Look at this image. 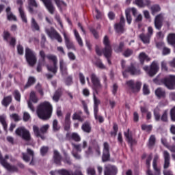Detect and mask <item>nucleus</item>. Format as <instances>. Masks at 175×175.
Returning a JSON list of instances; mask_svg holds the SVG:
<instances>
[{"label": "nucleus", "mask_w": 175, "mask_h": 175, "mask_svg": "<svg viewBox=\"0 0 175 175\" xmlns=\"http://www.w3.org/2000/svg\"><path fill=\"white\" fill-rule=\"evenodd\" d=\"M163 157L164 158L163 169H169L170 167V154L167 150L163 152Z\"/></svg>", "instance_id": "nucleus-15"}, {"label": "nucleus", "mask_w": 175, "mask_h": 175, "mask_svg": "<svg viewBox=\"0 0 175 175\" xmlns=\"http://www.w3.org/2000/svg\"><path fill=\"white\" fill-rule=\"evenodd\" d=\"M35 81H36L35 77H30L28 79L27 83L25 85V88H28L31 87V85L35 84Z\"/></svg>", "instance_id": "nucleus-38"}, {"label": "nucleus", "mask_w": 175, "mask_h": 175, "mask_svg": "<svg viewBox=\"0 0 175 175\" xmlns=\"http://www.w3.org/2000/svg\"><path fill=\"white\" fill-rule=\"evenodd\" d=\"M155 95L157 96V98H165L166 96V92L161 88H158L155 90Z\"/></svg>", "instance_id": "nucleus-27"}, {"label": "nucleus", "mask_w": 175, "mask_h": 175, "mask_svg": "<svg viewBox=\"0 0 175 175\" xmlns=\"http://www.w3.org/2000/svg\"><path fill=\"white\" fill-rule=\"evenodd\" d=\"M100 104V100L94 96V114L96 116V113L99 111V108L98 107Z\"/></svg>", "instance_id": "nucleus-24"}, {"label": "nucleus", "mask_w": 175, "mask_h": 175, "mask_svg": "<svg viewBox=\"0 0 175 175\" xmlns=\"http://www.w3.org/2000/svg\"><path fill=\"white\" fill-rule=\"evenodd\" d=\"M144 70H145L149 76L152 77V76H155L159 70V66H158V63H157V62H153L150 65V69H148V66H145L144 67Z\"/></svg>", "instance_id": "nucleus-9"}, {"label": "nucleus", "mask_w": 175, "mask_h": 175, "mask_svg": "<svg viewBox=\"0 0 175 175\" xmlns=\"http://www.w3.org/2000/svg\"><path fill=\"white\" fill-rule=\"evenodd\" d=\"M10 118L14 121H20V116L17 113H12L10 115Z\"/></svg>", "instance_id": "nucleus-58"}, {"label": "nucleus", "mask_w": 175, "mask_h": 175, "mask_svg": "<svg viewBox=\"0 0 175 175\" xmlns=\"http://www.w3.org/2000/svg\"><path fill=\"white\" fill-rule=\"evenodd\" d=\"M46 58L49 61L53 62V66L46 65L47 70L52 73H57V70H58V67L57 66V64H58V58L57 57V55L49 54L46 55Z\"/></svg>", "instance_id": "nucleus-5"}, {"label": "nucleus", "mask_w": 175, "mask_h": 175, "mask_svg": "<svg viewBox=\"0 0 175 175\" xmlns=\"http://www.w3.org/2000/svg\"><path fill=\"white\" fill-rule=\"evenodd\" d=\"M49 128H50V125L49 124H44L42 126L40 127V129H39V127L38 126L34 125L33 126V131L35 136L36 137H40L42 140H44L46 139V137L44 135H42V134L47 133V131H49Z\"/></svg>", "instance_id": "nucleus-3"}, {"label": "nucleus", "mask_w": 175, "mask_h": 175, "mask_svg": "<svg viewBox=\"0 0 175 175\" xmlns=\"http://www.w3.org/2000/svg\"><path fill=\"white\" fill-rule=\"evenodd\" d=\"M45 32L52 40L56 39L59 43H62V38L59 33L55 31V28L51 27L50 29H45Z\"/></svg>", "instance_id": "nucleus-8"}, {"label": "nucleus", "mask_w": 175, "mask_h": 175, "mask_svg": "<svg viewBox=\"0 0 175 175\" xmlns=\"http://www.w3.org/2000/svg\"><path fill=\"white\" fill-rule=\"evenodd\" d=\"M142 128L143 131H146V132H150V131L152 129V125L143 124L142 126Z\"/></svg>", "instance_id": "nucleus-50"}, {"label": "nucleus", "mask_w": 175, "mask_h": 175, "mask_svg": "<svg viewBox=\"0 0 175 175\" xmlns=\"http://www.w3.org/2000/svg\"><path fill=\"white\" fill-rule=\"evenodd\" d=\"M48 152H49V147L47 146H42L40 148V154L42 156H44V154H47Z\"/></svg>", "instance_id": "nucleus-51"}, {"label": "nucleus", "mask_w": 175, "mask_h": 175, "mask_svg": "<svg viewBox=\"0 0 175 175\" xmlns=\"http://www.w3.org/2000/svg\"><path fill=\"white\" fill-rule=\"evenodd\" d=\"M132 54H133V51H132L131 49H126L124 52L123 55H124L125 57H131V55H132Z\"/></svg>", "instance_id": "nucleus-57"}, {"label": "nucleus", "mask_w": 175, "mask_h": 175, "mask_svg": "<svg viewBox=\"0 0 175 175\" xmlns=\"http://www.w3.org/2000/svg\"><path fill=\"white\" fill-rule=\"evenodd\" d=\"M72 146L73 147V150H72V155L75 157L76 159H80L81 157L79 154L75 153V151H78V152H81V145L80 144H75L72 143Z\"/></svg>", "instance_id": "nucleus-21"}, {"label": "nucleus", "mask_w": 175, "mask_h": 175, "mask_svg": "<svg viewBox=\"0 0 175 175\" xmlns=\"http://www.w3.org/2000/svg\"><path fill=\"white\" fill-rule=\"evenodd\" d=\"M160 120H161V121H163V122H167V121H168L167 111H165L163 112L161 117L160 118Z\"/></svg>", "instance_id": "nucleus-45"}, {"label": "nucleus", "mask_w": 175, "mask_h": 175, "mask_svg": "<svg viewBox=\"0 0 175 175\" xmlns=\"http://www.w3.org/2000/svg\"><path fill=\"white\" fill-rule=\"evenodd\" d=\"M161 69L162 70H164V72H167V64H166V62L163 61L161 62Z\"/></svg>", "instance_id": "nucleus-61"}, {"label": "nucleus", "mask_w": 175, "mask_h": 175, "mask_svg": "<svg viewBox=\"0 0 175 175\" xmlns=\"http://www.w3.org/2000/svg\"><path fill=\"white\" fill-rule=\"evenodd\" d=\"M60 96H61V92H56L53 97V100H55V102H58V100H59Z\"/></svg>", "instance_id": "nucleus-53"}, {"label": "nucleus", "mask_w": 175, "mask_h": 175, "mask_svg": "<svg viewBox=\"0 0 175 175\" xmlns=\"http://www.w3.org/2000/svg\"><path fill=\"white\" fill-rule=\"evenodd\" d=\"M27 154H29L30 157L23 153V159L25 161V162H29L31 158V161L30 163V165H32V162H33V155H34L33 150L29 148H27Z\"/></svg>", "instance_id": "nucleus-17"}, {"label": "nucleus", "mask_w": 175, "mask_h": 175, "mask_svg": "<svg viewBox=\"0 0 175 175\" xmlns=\"http://www.w3.org/2000/svg\"><path fill=\"white\" fill-rule=\"evenodd\" d=\"M167 42L170 44H175V34L170 33L167 37Z\"/></svg>", "instance_id": "nucleus-41"}, {"label": "nucleus", "mask_w": 175, "mask_h": 175, "mask_svg": "<svg viewBox=\"0 0 175 175\" xmlns=\"http://www.w3.org/2000/svg\"><path fill=\"white\" fill-rule=\"evenodd\" d=\"M25 57L30 66H33L35 64H36V61H38L36 59V53L29 48L25 49Z\"/></svg>", "instance_id": "nucleus-6"}, {"label": "nucleus", "mask_w": 175, "mask_h": 175, "mask_svg": "<svg viewBox=\"0 0 175 175\" xmlns=\"http://www.w3.org/2000/svg\"><path fill=\"white\" fill-rule=\"evenodd\" d=\"M54 161L57 163V165H59L61 163V160L62 158L61 157V155H59V152L57 150H54V154H53Z\"/></svg>", "instance_id": "nucleus-33"}, {"label": "nucleus", "mask_w": 175, "mask_h": 175, "mask_svg": "<svg viewBox=\"0 0 175 175\" xmlns=\"http://www.w3.org/2000/svg\"><path fill=\"white\" fill-rule=\"evenodd\" d=\"M143 93L144 95H148V94H150V89H148V85H147L146 84L144 85Z\"/></svg>", "instance_id": "nucleus-55"}, {"label": "nucleus", "mask_w": 175, "mask_h": 175, "mask_svg": "<svg viewBox=\"0 0 175 175\" xmlns=\"http://www.w3.org/2000/svg\"><path fill=\"white\" fill-rule=\"evenodd\" d=\"M59 65H60V70L62 72V75L65 76L66 75H68V71L66 68V64L64 62V60L60 59L59 61Z\"/></svg>", "instance_id": "nucleus-28"}, {"label": "nucleus", "mask_w": 175, "mask_h": 175, "mask_svg": "<svg viewBox=\"0 0 175 175\" xmlns=\"http://www.w3.org/2000/svg\"><path fill=\"white\" fill-rule=\"evenodd\" d=\"M126 18L128 24H131V23H132V16H131L130 9L126 10Z\"/></svg>", "instance_id": "nucleus-44"}, {"label": "nucleus", "mask_w": 175, "mask_h": 175, "mask_svg": "<svg viewBox=\"0 0 175 175\" xmlns=\"http://www.w3.org/2000/svg\"><path fill=\"white\" fill-rule=\"evenodd\" d=\"M155 144V136L151 135L149 138V146L151 147Z\"/></svg>", "instance_id": "nucleus-56"}, {"label": "nucleus", "mask_w": 175, "mask_h": 175, "mask_svg": "<svg viewBox=\"0 0 175 175\" xmlns=\"http://www.w3.org/2000/svg\"><path fill=\"white\" fill-rule=\"evenodd\" d=\"M124 136L131 146H134L136 144V140L133 139L132 135L129 134V129L127 130V132H124Z\"/></svg>", "instance_id": "nucleus-26"}, {"label": "nucleus", "mask_w": 175, "mask_h": 175, "mask_svg": "<svg viewBox=\"0 0 175 175\" xmlns=\"http://www.w3.org/2000/svg\"><path fill=\"white\" fill-rule=\"evenodd\" d=\"M161 10V7L158 5H154L151 7V12L152 14L155 15L156 13H158V12H160Z\"/></svg>", "instance_id": "nucleus-43"}, {"label": "nucleus", "mask_w": 175, "mask_h": 175, "mask_svg": "<svg viewBox=\"0 0 175 175\" xmlns=\"http://www.w3.org/2000/svg\"><path fill=\"white\" fill-rule=\"evenodd\" d=\"M38 100H39V99L36 97V94L34 92H31L30 93L29 100L28 101V107L31 111H35V108L32 106L31 101L33 103H38Z\"/></svg>", "instance_id": "nucleus-14"}, {"label": "nucleus", "mask_w": 175, "mask_h": 175, "mask_svg": "<svg viewBox=\"0 0 175 175\" xmlns=\"http://www.w3.org/2000/svg\"><path fill=\"white\" fill-rule=\"evenodd\" d=\"M16 135L17 136H19L23 140H26V142H29V140H31V133H29V131L25 129V127H19L18 128L16 131Z\"/></svg>", "instance_id": "nucleus-7"}, {"label": "nucleus", "mask_w": 175, "mask_h": 175, "mask_svg": "<svg viewBox=\"0 0 175 175\" xmlns=\"http://www.w3.org/2000/svg\"><path fill=\"white\" fill-rule=\"evenodd\" d=\"M12 38L10 36V34L8 31H4L3 33V39L4 40H6L7 42H9V40Z\"/></svg>", "instance_id": "nucleus-60"}, {"label": "nucleus", "mask_w": 175, "mask_h": 175, "mask_svg": "<svg viewBox=\"0 0 175 175\" xmlns=\"http://www.w3.org/2000/svg\"><path fill=\"white\" fill-rule=\"evenodd\" d=\"M23 0H17L16 1V6L18 9V12L20 14V16L21 17L22 21L23 23H27V16H25V13L24 12V10L23 9Z\"/></svg>", "instance_id": "nucleus-12"}, {"label": "nucleus", "mask_w": 175, "mask_h": 175, "mask_svg": "<svg viewBox=\"0 0 175 175\" xmlns=\"http://www.w3.org/2000/svg\"><path fill=\"white\" fill-rule=\"evenodd\" d=\"M92 88L94 91H99V90H102V83H100V80L95 74H92L90 76Z\"/></svg>", "instance_id": "nucleus-10"}, {"label": "nucleus", "mask_w": 175, "mask_h": 175, "mask_svg": "<svg viewBox=\"0 0 175 175\" xmlns=\"http://www.w3.org/2000/svg\"><path fill=\"white\" fill-rule=\"evenodd\" d=\"M126 72H128L130 75H140V70L135 68V66L133 64H131V66L127 68Z\"/></svg>", "instance_id": "nucleus-23"}, {"label": "nucleus", "mask_w": 175, "mask_h": 175, "mask_svg": "<svg viewBox=\"0 0 175 175\" xmlns=\"http://www.w3.org/2000/svg\"><path fill=\"white\" fill-rule=\"evenodd\" d=\"M157 84L160 85L164 84L168 90H175V75H170L167 77L162 79Z\"/></svg>", "instance_id": "nucleus-4"}, {"label": "nucleus", "mask_w": 175, "mask_h": 175, "mask_svg": "<svg viewBox=\"0 0 175 175\" xmlns=\"http://www.w3.org/2000/svg\"><path fill=\"white\" fill-rule=\"evenodd\" d=\"M135 5L139 6V8H144L146 6H148L150 2V0H135Z\"/></svg>", "instance_id": "nucleus-25"}, {"label": "nucleus", "mask_w": 175, "mask_h": 175, "mask_svg": "<svg viewBox=\"0 0 175 175\" xmlns=\"http://www.w3.org/2000/svg\"><path fill=\"white\" fill-rule=\"evenodd\" d=\"M36 113L41 120H49L53 113V106L47 101L42 103L38 107Z\"/></svg>", "instance_id": "nucleus-1"}, {"label": "nucleus", "mask_w": 175, "mask_h": 175, "mask_svg": "<svg viewBox=\"0 0 175 175\" xmlns=\"http://www.w3.org/2000/svg\"><path fill=\"white\" fill-rule=\"evenodd\" d=\"M154 117L155 121H160L161 120V114L159 113V109L156 108L154 110Z\"/></svg>", "instance_id": "nucleus-42"}, {"label": "nucleus", "mask_w": 175, "mask_h": 175, "mask_svg": "<svg viewBox=\"0 0 175 175\" xmlns=\"http://www.w3.org/2000/svg\"><path fill=\"white\" fill-rule=\"evenodd\" d=\"M127 85L131 88L133 92H137L140 90V87H142V83L137 82L135 84L133 83V81H129L126 82Z\"/></svg>", "instance_id": "nucleus-16"}, {"label": "nucleus", "mask_w": 175, "mask_h": 175, "mask_svg": "<svg viewBox=\"0 0 175 175\" xmlns=\"http://www.w3.org/2000/svg\"><path fill=\"white\" fill-rule=\"evenodd\" d=\"M117 167L114 165H108L105 167V170L104 172L105 175H116L117 174Z\"/></svg>", "instance_id": "nucleus-18"}, {"label": "nucleus", "mask_w": 175, "mask_h": 175, "mask_svg": "<svg viewBox=\"0 0 175 175\" xmlns=\"http://www.w3.org/2000/svg\"><path fill=\"white\" fill-rule=\"evenodd\" d=\"M103 53L105 57L110 58V57H111V53H113L111 46H105L103 51Z\"/></svg>", "instance_id": "nucleus-29"}, {"label": "nucleus", "mask_w": 175, "mask_h": 175, "mask_svg": "<svg viewBox=\"0 0 175 175\" xmlns=\"http://www.w3.org/2000/svg\"><path fill=\"white\" fill-rule=\"evenodd\" d=\"M103 44L105 46V47L111 46L110 45V40H109V37H107V36H105L103 38Z\"/></svg>", "instance_id": "nucleus-46"}, {"label": "nucleus", "mask_w": 175, "mask_h": 175, "mask_svg": "<svg viewBox=\"0 0 175 175\" xmlns=\"http://www.w3.org/2000/svg\"><path fill=\"white\" fill-rule=\"evenodd\" d=\"M46 10L49 12L51 14H54V12H55V7H54V5L53 4V1L51 0H41ZM56 6L59 8V9H61L62 6H66V3H65L62 0H53Z\"/></svg>", "instance_id": "nucleus-2"}, {"label": "nucleus", "mask_w": 175, "mask_h": 175, "mask_svg": "<svg viewBox=\"0 0 175 175\" xmlns=\"http://www.w3.org/2000/svg\"><path fill=\"white\" fill-rule=\"evenodd\" d=\"M7 17H8V20H10V21L14 20V21H16V20H17V18H16V16L12 14V12L8 13V14H7Z\"/></svg>", "instance_id": "nucleus-59"}, {"label": "nucleus", "mask_w": 175, "mask_h": 175, "mask_svg": "<svg viewBox=\"0 0 175 175\" xmlns=\"http://www.w3.org/2000/svg\"><path fill=\"white\" fill-rule=\"evenodd\" d=\"M31 29L33 31H40L39 24H38V22L33 18H31Z\"/></svg>", "instance_id": "nucleus-35"}, {"label": "nucleus", "mask_w": 175, "mask_h": 175, "mask_svg": "<svg viewBox=\"0 0 175 175\" xmlns=\"http://www.w3.org/2000/svg\"><path fill=\"white\" fill-rule=\"evenodd\" d=\"M159 159V156L158 154H155L153 159V161H152V167L153 169H159V167H158V160Z\"/></svg>", "instance_id": "nucleus-40"}, {"label": "nucleus", "mask_w": 175, "mask_h": 175, "mask_svg": "<svg viewBox=\"0 0 175 175\" xmlns=\"http://www.w3.org/2000/svg\"><path fill=\"white\" fill-rule=\"evenodd\" d=\"M0 122L3 127L4 128L5 131L8 130V123H6V116L5 115H1L0 116Z\"/></svg>", "instance_id": "nucleus-34"}, {"label": "nucleus", "mask_w": 175, "mask_h": 175, "mask_svg": "<svg viewBox=\"0 0 175 175\" xmlns=\"http://www.w3.org/2000/svg\"><path fill=\"white\" fill-rule=\"evenodd\" d=\"M153 170L154 171V173H152V171L151 170L148 169L146 172L147 175H161V168H153Z\"/></svg>", "instance_id": "nucleus-36"}, {"label": "nucleus", "mask_w": 175, "mask_h": 175, "mask_svg": "<svg viewBox=\"0 0 175 175\" xmlns=\"http://www.w3.org/2000/svg\"><path fill=\"white\" fill-rule=\"evenodd\" d=\"M29 120H31V115L28 112L25 111L23 113V120L27 122L29 121Z\"/></svg>", "instance_id": "nucleus-52"}, {"label": "nucleus", "mask_w": 175, "mask_h": 175, "mask_svg": "<svg viewBox=\"0 0 175 175\" xmlns=\"http://www.w3.org/2000/svg\"><path fill=\"white\" fill-rule=\"evenodd\" d=\"M53 129L55 131H59L60 127L58 126V120L56 119L53 122Z\"/></svg>", "instance_id": "nucleus-48"}, {"label": "nucleus", "mask_w": 175, "mask_h": 175, "mask_svg": "<svg viewBox=\"0 0 175 175\" xmlns=\"http://www.w3.org/2000/svg\"><path fill=\"white\" fill-rule=\"evenodd\" d=\"M6 159H9V156L6 155L5 159L2 158V154H0V163L5 167L8 172H17V167L12 166L10 164L6 162Z\"/></svg>", "instance_id": "nucleus-11"}, {"label": "nucleus", "mask_w": 175, "mask_h": 175, "mask_svg": "<svg viewBox=\"0 0 175 175\" xmlns=\"http://www.w3.org/2000/svg\"><path fill=\"white\" fill-rule=\"evenodd\" d=\"M71 137L73 139V140H75V142H80V140H81L80 135H79V134L77 133H73L71 135Z\"/></svg>", "instance_id": "nucleus-47"}, {"label": "nucleus", "mask_w": 175, "mask_h": 175, "mask_svg": "<svg viewBox=\"0 0 175 175\" xmlns=\"http://www.w3.org/2000/svg\"><path fill=\"white\" fill-rule=\"evenodd\" d=\"M14 96L18 102H20L21 100V94H20V92L15 90L14 93Z\"/></svg>", "instance_id": "nucleus-49"}, {"label": "nucleus", "mask_w": 175, "mask_h": 175, "mask_svg": "<svg viewBox=\"0 0 175 175\" xmlns=\"http://www.w3.org/2000/svg\"><path fill=\"white\" fill-rule=\"evenodd\" d=\"M162 21H163V16L162 14L157 15L154 20V27L157 29L162 28Z\"/></svg>", "instance_id": "nucleus-20"}, {"label": "nucleus", "mask_w": 175, "mask_h": 175, "mask_svg": "<svg viewBox=\"0 0 175 175\" xmlns=\"http://www.w3.org/2000/svg\"><path fill=\"white\" fill-rule=\"evenodd\" d=\"M12 102V96H8L5 97L2 100V105L3 106H9V104Z\"/></svg>", "instance_id": "nucleus-39"}, {"label": "nucleus", "mask_w": 175, "mask_h": 175, "mask_svg": "<svg viewBox=\"0 0 175 175\" xmlns=\"http://www.w3.org/2000/svg\"><path fill=\"white\" fill-rule=\"evenodd\" d=\"M87 173L89 175H95V169L92 168V167H88L87 169Z\"/></svg>", "instance_id": "nucleus-64"}, {"label": "nucleus", "mask_w": 175, "mask_h": 175, "mask_svg": "<svg viewBox=\"0 0 175 175\" xmlns=\"http://www.w3.org/2000/svg\"><path fill=\"white\" fill-rule=\"evenodd\" d=\"M170 53V49L167 47H163L162 51L163 55H167Z\"/></svg>", "instance_id": "nucleus-63"}, {"label": "nucleus", "mask_w": 175, "mask_h": 175, "mask_svg": "<svg viewBox=\"0 0 175 175\" xmlns=\"http://www.w3.org/2000/svg\"><path fill=\"white\" fill-rule=\"evenodd\" d=\"M63 36L65 40V43L67 49H72L75 50V45L73 44V42H70V40H69V37L66 35V33L63 32Z\"/></svg>", "instance_id": "nucleus-22"}, {"label": "nucleus", "mask_w": 175, "mask_h": 175, "mask_svg": "<svg viewBox=\"0 0 175 175\" xmlns=\"http://www.w3.org/2000/svg\"><path fill=\"white\" fill-rule=\"evenodd\" d=\"M82 129L83 132H86L87 133H90L91 132V125L88 122H85L82 125Z\"/></svg>", "instance_id": "nucleus-37"}, {"label": "nucleus", "mask_w": 175, "mask_h": 175, "mask_svg": "<svg viewBox=\"0 0 175 175\" xmlns=\"http://www.w3.org/2000/svg\"><path fill=\"white\" fill-rule=\"evenodd\" d=\"M139 59L141 62V64H144V61H150V59L148 57V56L146 54V53H141L139 55Z\"/></svg>", "instance_id": "nucleus-32"}, {"label": "nucleus", "mask_w": 175, "mask_h": 175, "mask_svg": "<svg viewBox=\"0 0 175 175\" xmlns=\"http://www.w3.org/2000/svg\"><path fill=\"white\" fill-rule=\"evenodd\" d=\"M151 37H150V36H148L144 33H142L141 35H139V38L142 40V42H143V43H144V44H150V39Z\"/></svg>", "instance_id": "nucleus-30"}, {"label": "nucleus", "mask_w": 175, "mask_h": 175, "mask_svg": "<svg viewBox=\"0 0 175 175\" xmlns=\"http://www.w3.org/2000/svg\"><path fill=\"white\" fill-rule=\"evenodd\" d=\"M170 116H171L172 121L175 122V107L171 109Z\"/></svg>", "instance_id": "nucleus-62"}, {"label": "nucleus", "mask_w": 175, "mask_h": 175, "mask_svg": "<svg viewBox=\"0 0 175 175\" xmlns=\"http://www.w3.org/2000/svg\"><path fill=\"white\" fill-rule=\"evenodd\" d=\"M125 25V19L124 17H121L120 21L118 24L115 25V29L118 33H122L124 32V26Z\"/></svg>", "instance_id": "nucleus-19"}, {"label": "nucleus", "mask_w": 175, "mask_h": 175, "mask_svg": "<svg viewBox=\"0 0 175 175\" xmlns=\"http://www.w3.org/2000/svg\"><path fill=\"white\" fill-rule=\"evenodd\" d=\"M74 35L75 36L76 40L78 42V44H79V46H81V47H83V40L81 39V37L80 36V34L79 33V32L77 31V30L74 29Z\"/></svg>", "instance_id": "nucleus-31"}, {"label": "nucleus", "mask_w": 175, "mask_h": 175, "mask_svg": "<svg viewBox=\"0 0 175 175\" xmlns=\"http://www.w3.org/2000/svg\"><path fill=\"white\" fill-rule=\"evenodd\" d=\"M103 146V162H106L110 159L109 146L107 142H105Z\"/></svg>", "instance_id": "nucleus-13"}, {"label": "nucleus", "mask_w": 175, "mask_h": 175, "mask_svg": "<svg viewBox=\"0 0 175 175\" xmlns=\"http://www.w3.org/2000/svg\"><path fill=\"white\" fill-rule=\"evenodd\" d=\"M79 80L82 85H84V84H85V77H84V75L81 72L79 73Z\"/></svg>", "instance_id": "nucleus-54"}]
</instances>
